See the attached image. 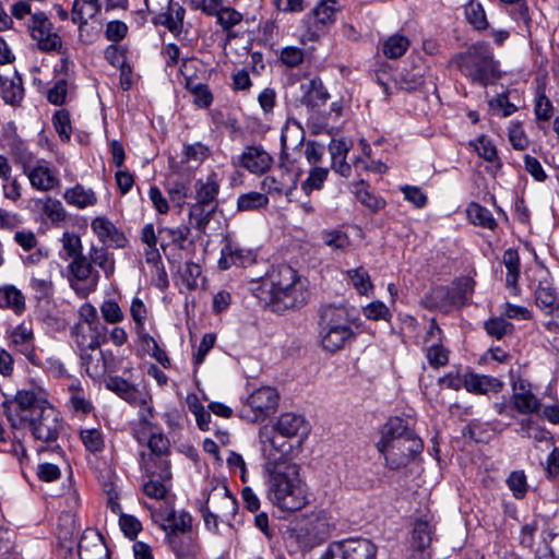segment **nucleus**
<instances>
[{"instance_id":"nucleus-1","label":"nucleus","mask_w":559,"mask_h":559,"mask_svg":"<svg viewBox=\"0 0 559 559\" xmlns=\"http://www.w3.org/2000/svg\"><path fill=\"white\" fill-rule=\"evenodd\" d=\"M266 499L282 512H297L309 504V487L300 466L290 456H270L264 464Z\"/></svg>"},{"instance_id":"nucleus-2","label":"nucleus","mask_w":559,"mask_h":559,"mask_svg":"<svg viewBox=\"0 0 559 559\" xmlns=\"http://www.w3.org/2000/svg\"><path fill=\"white\" fill-rule=\"evenodd\" d=\"M257 298L275 310L304 306L309 298L308 282L289 265L273 269L253 288Z\"/></svg>"},{"instance_id":"nucleus-3","label":"nucleus","mask_w":559,"mask_h":559,"mask_svg":"<svg viewBox=\"0 0 559 559\" xmlns=\"http://www.w3.org/2000/svg\"><path fill=\"white\" fill-rule=\"evenodd\" d=\"M310 430L311 426L304 416L294 413L282 414L274 427L260 431L261 451L264 454H290L293 451H300Z\"/></svg>"},{"instance_id":"nucleus-4","label":"nucleus","mask_w":559,"mask_h":559,"mask_svg":"<svg viewBox=\"0 0 559 559\" xmlns=\"http://www.w3.org/2000/svg\"><path fill=\"white\" fill-rule=\"evenodd\" d=\"M355 336L349 313L345 307L328 305L321 308L319 337L324 350L335 353Z\"/></svg>"},{"instance_id":"nucleus-5","label":"nucleus","mask_w":559,"mask_h":559,"mask_svg":"<svg viewBox=\"0 0 559 559\" xmlns=\"http://www.w3.org/2000/svg\"><path fill=\"white\" fill-rule=\"evenodd\" d=\"M457 64L466 78L481 86L493 84L501 76L499 61L495 59L491 48L485 41L472 45L460 55Z\"/></svg>"},{"instance_id":"nucleus-6","label":"nucleus","mask_w":559,"mask_h":559,"mask_svg":"<svg viewBox=\"0 0 559 559\" xmlns=\"http://www.w3.org/2000/svg\"><path fill=\"white\" fill-rule=\"evenodd\" d=\"M409 418L392 417L381 429V437L377 442L380 453L399 452L400 454H420L424 450L423 440L412 428Z\"/></svg>"},{"instance_id":"nucleus-7","label":"nucleus","mask_w":559,"mask_h":559,"mask_svg":"<svg viewBox=\"0 0 559 559\" xmlns=\"http://www.w3.org/2000/svg\"><path fill=\"white\" fill-rule=\"evenodd\" d=\"M49 405L44 396L31 390H22L16 393L14 401L5 405V412L12 426L20 428L26 426Z\"/></svg>"},{"instance_id":"nucleus-8","label":"nucleus","mask_w":559,"mask_h":559,"mask_svg":"<svg viewBox=\"0 0 559 559\" xmlns=\"http://www.w3.org/2000/svg\"><path fill=\"white\" fill-rule=\"evenodd\" d=\"M26 426H29L34 437L37 440L43 441L47 444L46 448H40L37 451H56L59 449L57 444V437L59 433L60 423L59 413L51 405L47 406L33 419H31Z\"/></svg>"},{"instance_id":"nucleus-9","label":"nucleus","mask_w":559,"mask_h":559,"mask_svg":"<svg viewBox=\"0 0 559 559\" xmlns=\"http://www.w3.org/2000/svg\"><path fill=\"white\" fill-rule=\"evenodd\" d=\"M32 38L39 50L49 52L58 51L62 46L60 36L53 32V25L44 12H35L27 25Z\"/></svg>"},{"instance_id":"nucleus-10","label":"nucleus","mask_w":559,"mask_h":559,"mask_svg":"<svg viewBox=\"0 0 559 559\" xmlns=\"http://www.w3.org/2000/svg\"><path fill=\"white\" fill-rule=\"evenodd\" d=\"M335 4V0H322L305 16L304 22L308 27L309 39H318L325 27L334 22Z\"/></svg>"},{"instance_id":"nucleus-11","label":"nucleus","mask_w":559,"mask_h":559,"mask_svg":"<svg viewBox=\"0 0 559 559\" xmlns=\"http://www.w3.org/2000/svg\"><path fill=\"white\" fill-rule=\"evenodd\" d=\"M442 330L436 319H431L424 337V350L428 364L433 368L443 367L449 362V350L442 345Z\"/></svg>"},{"instance_id":"nucleus-12","label":"nucleus","mask_w":559,"mask_h":559,"mask_svg":"<svg viewBox=\"0 0 559 559\" xmlns=\"http://www.w3.org/2000/svg\"><path fill=\"white\" fill-rule=\"evenodd\" d=\"M80 357L86 374L93 380H99L107 372L116 370V358L111 352L105 353L98 348L94 352H83Z\"/></svg>"},{"instance_id":"nucleus-13","label":"nucleus","mask_w":559,"mask_h":559,"mask_svg":"<svg viewBox=\"0 0 559 559\" xmlns=\"http://www.w3.org/2000/svg\"><path fill=\"white\" fill-rule=\"evenodd\" d=\"M278 402L277 392L270 386H262L253 391L247 399V406L252 413L251 419L263 420L275 412Z\"/></svg>"},{"instance_id":"nucleus-14","label":"nucleus","mask_w":559,"mask_h":559,"mask_svg":"<svg viewBox=\"0 0 559 559\" xmlns=\"http://www.w3.org/2000/svg\"><path fill=\"white\" fill-rule=\"evenodd\" d=\"M31 186L38 191H51L60 186L58 171L48 162L39 160L36 165L24 168Z\"/></svg>"},{"instance_id":"nucleus-15","label":"nucleus","mask_w":559,"mask_h":559,"mask_svg":"<svg viewBox=\"0 0 559 559\" xmlns=\"http://www.w3.org/2000/svg\"><path fill=\"white\" fill-rule=\"evenodd\" d=\"M300 103L309 110L324 106L330 94L319 78H312L300 83Z\"/></svg>"},{"instance_id":"nucleus-16","label":"nucleus","mask_w":559,"mask_h":559,"mask_svg":"<svg viewBox=\"0 0 559 559\" xmlns=\"http://www.w3.org/2000/svg\"><path fill=\"white\" fill-rule=\"evenodd\" d=\"M69 271L72 276L70 285L76 292L80 290L78 287L79 282L86 283L90 290H94L99 281L98 271L94 270L87 257L84 254L72 260L69 264Z\"/></svg>"},{"instance_id":"nucleus-17","label":"nucleus","mask_w":559,"mask_h":559,"mask_svg":"<svg viewBox=\"0 0 559 559\" xmlns=\"http://www.w3.org/2000/svg\"><path fill=\"white\" fill-rule=\"evenodd\" d=\"M72 336L80 350V354L86 350H96L105 342V335L100 326L79 324L72 329Z\"/></svg>"},{"instance_id":"nucleus-18","label":"nucleus","mask_w":559,"mask_h":559,"mask_svg":"<svg viewBox=\"0 0 559 559\" xmlns=\"http://www.w3.org/2000/svg\"><path fill=\"white\" fill-rule=\"evenodd\" d=\"M240 164L248 171L262 175L271 168L273 158L262 146H247L241 154Z\"/></svg>"},{"instance_id":"nucleus-19","label":"nucleus","mask_w":559,"mask_h":559,"mask_svg":"<svg viewBox=\"0 0 559 559\" xmlns=\"http://www.w3.org/2000/svg\"><path fill=\"white\" fill-rule=\"evenodd\" d=\"M463 386L469 393L488 394L498 393L503 383L496 377L468 371L463 376Z\"/></svg>"},{"instance_id":"nucleus-20","label":"nucleus","mask_w":559,"mask_h":559,"mask_svg":"<svg viewBox=\"0 0 559 559\" xmlns=\"http://www.w3.org/2000/svg\"><path fill=\"white\" fill-rule=\"evenodd\" d=\"M343 559H376L377 546L366 538H349L337 543Z\"/></svg>"},{"instance_id":"nucleus-21","label":"nucleus","mask_w":559,"mask_h":559,"mask_svg":"<svg viewBox=\"0 0 559 559\" xmlns=\"http://www.w3.org/2000/svg\"><path fill=\"white\" fill-rule=\"evenodd\" d=\"M253 261L250 250L243 249L237 243L227 241L221 250L218 266L221 270H228L231 266H246Z\"/></svg>"},{"instance_id":"nucleus-22","label":"nucleus","mask_w":559,"mask_h":559,"mask_svg":"<svg viewBox=\"0 0 559 559\" xmlns=\"http://www.w3.org/2000/svg\"><path fill=\"white\" fill-rule=\"evenodd\" d=\"M317 522L297 525L287 531V538L295 542L301 550H308L322 542Z\"/></svg>"},{"instance_id":"nucleus-23","label":"nucleus","mask_w":559,"mask_h":559,"mask_svg":"<svg viewBox=\"0 0 559 559\" xmlns=\"http://www.w3.org/2000/svg\"><path fill=\"white\" fill-rule=\"evenodd\" d=\"M92 230L98 239L105 245H111L121 248L126 243L123 234L106 217L97 216L92 221Z\"/></svg>"},{"instance_id":"nucleus-24","label":"nucleus","mask_w":559,"mask_h":559,"mask_svg":"<svg viewBox=\"0 0 559 559\" xmlns=\"http://www.w3.org/2000/svg\"><path fill=\"white\" fill-rule=\"evenodd\" d=\"M10 340L12 345L22 353L27 360L32 364H36L34 332L31 326L24 323L15 326L10 331Z\"/></svg>"},{"instance_id":"nucleus-25","label":"nucleus","mask_w":559,"mask_h":559,"mask_svg":"<svg viewBox=\"0 0 559 559\" xmlns=\"http://www.w3.org/2000/svg\"><path fill=\"white\" fill-rule=\"evenodd\" d=\"M106 388L130 404L145 406L147 413L151 414V408L147 407L144 395L124 379L120 377H109L106 381Z\"/></svg>"},{"instance_id":"nucleus-26","label":"nucleus","mask_w":559,"mask_h":559,"mask_svg":"<svg viewBox=\"0 0 559 559\" xmlns=\"http://www.w3.org/2000/svg\"><path fill=\"white\" fill-rule=\"evenodd\" d=\"M221 182L216 173L212 171L205 180L199 179L194 185L195 201L217 209V195Z\"/></svg>"},{"instance_id":"nucleus-27","label":"nucleus","mask_w":559,"mask_h":559,"mask_svg":"<svg viewBox=\"0 0 559 559\" xmlns=\"http://www.w3.org/2000/svg\"><path fill=\"white\" fill-rule=\"evenodd\" d=\"M80 559H109L107 547L99 534H84L79 543Z\"/></svg>"},{"instance_id":"nucleus-28","label":"nucleus","mask_w":559,"mask_h":559,"mask_svg":"<svg viewBox=\"0 0 559 559\" xmlns=\"http://www.w3.org/2000/svg\"><path fill=\"white\" fill-rule=\"evenodd\" d=\"M535 302L546 314L559 312V298L548 278L538 282L535 290Z\"/></svg>"},{"instance_id":"nucleus-29","label":"nucleus","mask_w":559,"mask_h":559,"mask_svg":"<svg viewBox=\"0 0 559 559\" xmlns=\"http://www.w3.org/2000/svg\"><path fill=\"white\" fill-rule=\"evenodd\" d=\"M216 498H219L222 500V503L226 508H230L233 510L235 508V500L233 499L231 496L228 495V491L226 488H223L219 491L214 490V492L210 493L206 497V500L204 502H200L199 509H200V512L202 513L205 526L207 530L213 531V532H217V530H218V522H217L218 515L211 511L209 503H210L211 499H216Z\"/></svg>"},{"instance_id":"nucleus-30","label":"nucleus","mask_w":559,"mask_h":559,"mask_svg":"<svg viewBox=\"0 0 559 559\" xmlns=\"http://www.w3.org/2000/svg\"><path fill=\"white\" fill-rule=\"evenodd\" d=\"M63 199L67 204L81 210L94 206L97 203V197L94 190L81 183L67 188L63 192Z\"/></svg>"},{"instance_id":"nucleus-31","label":"nucleus","mask_w":559,"mask_h":559,"mask_svg":"<svg viewBox=\"0 0 559 559\" xmlns=\"http://www.w3.org/2000/svg\"><path fill=\"white\" fill-rule=\"evenodd\" d=\"M502 263L507 269L506 286L513 295H519L520 288L518 285L520 277V255L518 250L509 248L503 252Z\"/></svg>"},{"instance_id":"nucleus-32","label":"nucleus","mask_w":559,"mask_h":559,"mask_svg":"<svg viewBox=\"0 0 559 559\" xmlns=\"http://www.w3.org/2000/svg\"><path fill=\"white\" fill-rule=\"evenodd\" d=\"M162 518L166 522L163 527L167 532L168 537L191 531L192 516L186 511L176 512L175 510H169Z\"/></svg>"},{"instance_id":"nucleus-33","label":"nucleus","mask_w":559,"mask_h":559,"mask_svg":"<svg viewBox=\"0 0 559 559\" xmlns=\"http://www.w3.org/2000/svg\"><path fill=\"white\" fill-rule=\"evenodd\" d=\"M141 466L146 477L170 480L171 472L167 456H141Z\"/></svg>"},{"instance_id":"nucleus-34","label":"nucleus","mask_w":559,"mask_h":559,"mask_svg":"<svg viewBox=\"0 0 559 559\" xmlns=\"http://www.w3.org/2000/svg\"><path fill=\"white\" fill-rule=\"evenodd\" d=\"M69 404L76 413L88 414L93 411V404L88 399L82 383L73 379L68 386Z\"/></svg>"},{"instance_id":"nucleus-35","label":"nucleus","mask_w":559,"mask_h":559,"mask_svg":"<svg viewBox=\"0 0 559 559\" xmlns=\"http://www.w3.org/2000/svg\"><path fill=\"white\" fill-rule=\"evenodd\" d=\"M455 298L451 288L438 286L426 295L424 301L428 308L448 311L450 307L456 306Z\"/></svg>"},{"instance_id":"nucleus-36","label":"nucleus","mask_w":559,"mask_h":559,"mask_svg":"<svg viewBox=\"0 0 559 559\" xmlns=\"http://www.w3.org/2000/svg\"><path fill=\"white\" fill-rule=\"evenodd\" d=\"M515 409L522 414L535 413L539 408L537 397L531 392L524 382H521L512 396Z\"/></svg>"},{"instance_id":"nucleus-37","label":"nucleus","mask_w":559,"mask_h":559,"mask_svg":"<svg viewBox=\"0 0 559 559\" xmlns=\"http://www.w3.org/2000/svg\"><path fill=\"white\" fill-rule=\"evenodd\" d=\"M166 190L171 202L181 206L191 193V179L188 176L170 177L167 180Z\"/></svg>"},{"instance_id":"nucleus-38","label":"nucleus","mask_w":559,"mask_h":559,"mask_svg":"<svg viewBox=\"0 0 559 559\" xmlns=\"http://www.w3.org/2000/svg\"><path fill=\"white\" fill-rule=\"evenodd\" d=\"M102 10L100 0H74L72 5V21L79 26L87 24V17H93Z\"/></svg>"},{"instance_id":"nucleus-39","label":"nucleus","mask_w":559,"mask_h":559,"mask_svg":"<svg viewBox=\"0 0 559 559\" xmlns=\"http://www.w3.org/2000/svg\"><path fill=\"white\" fill-rule=\"evenodd\" d=\"M0 308H8L15 313L25 310V297L23 293L13 285L0 287Z\"/></svg>"},{"instance_id":"nucleus-40","label":"nucleus","mask_w":559,"mask_h":559,"mask_svg":"<svg viewBox=\"0 0 559 559\" xmlns=\"http://www.w3.org/2000/svg\"><path fill=\"white\" fill-rule=\"evenodd\" d=\"M185 14L186 10L181 5H169L166 13L157 16L156 23L166 26L174 35L177 36L182 32Z\"/></svg>"},{"instance_id":"nucleus-41","label":"nucleus","mask_w":559,"mask_h":559,"mask_svg":"<svg viewBox=\"0 0 559 559\" xmlns=\"http://www.w3.org/2000/svg\"><path fill=\"white\" fill-rule=\"evenodd\" d=\"M215 211L216 207L195 201L190 205L188 216L195 229L204 231Z\"/></svg>"},{"instance_id":"nucleus-42","label":"nucleus","mask_w":559,"mask_h":559,"mask_svg":"<svg viewBox=\"0 0 559 559\" xmlns=\"http://www.w3.org/2000/svg\"><path fill=\"white\" fill-rule=\"evenodd\" d=\"M468 221L483 228L493 230L497 227V222L491 212L478 203H471L466 209Z\"/></svg>"},{"instance_id":"nucleus-43","label":"nucleus","mask_w":559,"mask_h":559,"mask_svg":"<svg viewBox=\"0 0 559 559\" xmlns=\"http://www.w3.org/2000/svg\"><path fill=\"white\" fill-rule=\"evenodd\" d=\"M435 534V526L430 521L424 518L416 520L413 530V544L418 549H425L430 546Z\"/></svg>"},{"instance_id":"nucleus-44","label":"nucleus","mask_w":559,"mask_h":559,"mask_svg":"<svg viewBox=\"0 0 559 559\" xmlns=\"http://www.w3.org/2000/svg\"><path fill=\"white\" fill-rule=\"evenodd\" d=\"M87 259L92 265L94 264L102 269L106 277H109L114 274L115 260L105 247L92 246L88 251Z\"/></svg>"},{"instance_id":"nucleus-45","label":"nucleus","mask_w":559,"mask_h":559,"mask_svg":"<svg viewBox=\"0 0 559 559\" xmlns=\"http://www.w3.org/2000/svg\"><path fill=\"white\" fill-rule=\"evenodd\" d=\"M409 39L401 34H393L382 43V52L389 59L401 58L409 47Z\"/></svg>"},{"instance_id":"nucleus-46","label":"nucleus","mask_w":559,"mask_h":559,"mask_svg":"<svg viewBox=\"0 0 559 559\" xmlns=\"http://www.w3.org/2000/svg\"><path fill=\"white\" fill-rule=\"evenodd\" d=\"M354 193L357 200L372 212H378L385 206L384 199L376 195L364 181L354 186Z\"/></svg>"},{"instance_id":"nucleus-47","label":"nucleus","mask_w":559,"mask_h":559,"mask_svg":"<svg viewBox=\"0 0 559 559\" xmlns=\"http://www.w3.org/2000/svg\"><path fill=\"white\" fill-rule=\"evenodd\" d=\"M467 22L477 31L486 29L489 25L485 9L477 0H469L464 8Z\"/></svg>"},{"instance_id":"nucleus-48","label":"nucleus","mask_w":559,"mask_h":559,"mask_svg":"<svg viewBox=\"0 0 559 559\" xmlns=\"http://www.w3.org/2000/svg\"><path fill=\"white\" fill-rule=\"evenodd\" d=\"M24 88L21 76L15 72L11 78H4L3 92L0 96L7 104H16L22 100Z\"/></svg>"},{"instance_id":"nucleus-49","label":"nucleus","mask_w":559,"mask_h":559,"mask_svg":"<svg viewBox=\"0 0 559 559\" xmlns=\"http://www.w3.org/2000/svg\"><path fill=\"white\" fill-rule=\"evenodd\" d=\"M290 177V181H292V185L289 188H287L285 190V182L282 179H277L276 177L274 176H266L263 180H262V189L265 190L266 192L269 193H272V192H275V193H285L286 198L288 199V201H292V197H293V192L294 190H296L297 188V182H298V174H294V175H288Z\"/></svg>"},{"instance_id":"nucleus-50","label":"nucleus","mask_w":559,"mask_h":559,"mask_svg":"<svg viewBox=\"0 0 559 559\" xmlns=\"http://www.w3.org/2000/svg\"><path fill=\"white\" fill-rule=\"evenodd\" d=\"M36 205L52 223L62 222L67 217V212L62 203L51 197L36 200Z\"/></svg>"},{"instance_id":"nucleus-51","label":"nucleus","mask_w":559,"mask_h":559,"mask_svg":"<svg viewBox=\"0 0 559 559\" xmlns=\"http://www.w3.org/2000/svg\"><path fill=\"white\" fill-rule=\"evenodd\" d=\"M346 274L350 284L360 295H367L370 290H372L373 285L370 280V275L365 267L359 266L353 270H348Z\"/></svg>"},{"instance_id":"nucleus-52","label":"nucleus","mask_w":559,"mask_h":559,"mask_svg":"<svg viewBox=\"0 0 559 559\" xmlns=\"http://www.w3.org/2000/svg\"><path fill=\"white\" fill-rule=\"evenodd\" d=\"M269 203V198L260 192L251 191L241 194L237 200V209L239 211H254L265 207Z\"/></svg>"},{"instance_id":"nucleus-53","label":"nucleus","mask_w":559,"mask_h":559,"mask_svg":"<svg viewBox=\"0 0 559 559\" xmlns=\"http://www.w3.org/2000/svg\"><path fill=\"white\" fill-rule=\"evenodd\" d=\"M323 243L332 250H345L350 246L348 235L340 229H326L321 233Z\"/></svg>"},{"instance_id":"nucleus-54","label":"nucleus","mask_w":559,"mask_h":559,"mask_svg":"<svg viewBox=\"0 0 559 559\" xmlns=\"http://www.w3.org/2000/svg\"><path fill=\"white\" fill-rule=\"evenodd\" d=\"M169 544L177 558H186L198 551L195 540L191 537H179L178 535L169 536Z\"/></svg>"},{"instance_id":"nucleus-55","label":"nucleus","mask_w":559,"mask_h":559,"mask_svg":"<svg viewBox=\"0 0 559 559\" xmlns=\"http://www.w3.org/2000/svg\"><path fill=\"white\" fill-rule=\"evenodd\" d=\"M488 335L497 340L503 338L506 335L512 334L514 326L502 317H495L485 322L484 325Z\"/></svg>"},{"instance_id":"nucleus-56","label":"nucleus","mask_w":559,"mask_h":559,"mask_svg":"<svg viewBox=\"0 0 559 559\" xmlns=\"http://www.w3.org/2000/svg\"><path fill=\"white\" fill-rule=\"evenodd\" d=\"M329 175V169L323 167H314L310 170L308 178L302 181L301 189L309 195L313 190H320Z\"/></svg>"},{"instance_id":"nucleus-57","label":"nucleus","mask_w":559,"mask_h":559,"mask_svg":"<svg viewBox=\"0 0 559 559\" xmlns=\"http://www.w3.org/2000/svg\"><path fill=\"white\" fill-rule=\"evenodd\" d=\"M80 437L86 451L102 452L104 450L105 440L100 430L95 428L82 429Z\"/></svg>"},{"instance_id":"nucleus-58","label":"nucleus","mask_w":559,"mask_h":559,"mask_svg":"<svg viewBox=\"0 0 559 559\" xmlns=\"http://www.w3.org/2000/svg\"><path fill=\"white\" fill-rule=\"evenodd\" d=\"M475 282L469 277H461L451 288L453 295H455L456 307L463 306L468 297L473 294Z\"/></svg>"},{"instance_id":"nucleus-59","label":"nucleus","mask_w":559,"mask_h":559,"mask_svg":"<svg viewBox=\"0 0 559 559\" xmlns=\"http://www.w3.org/2000/svg\"><path fill=\"white\" fill-rule=\"evenodd\" d=\"M61 242H62V249L66 252V259L71 258L72 260H74V259L83 255L82 241H81V238L76 234L66 231L62 235Z\"/></svg>"},{"instance_id":"nucleus-60","label":"nucleus","mask_w":559,"mask_h":559,"mask_svg":"<svg viewBox=\"0 0 559 559\" xmlns=\"http://www.w3.org/2000/svg\"><path fill=\"white\" fill-rule=\"evenodd\" d=\"M29 286L38 300L48 299L52 296L53 284L49 276L43 278L32 276Z\"/></svg>"},{"instance_id":"nucleus-61","label":"nucleus","mask_w":559,"mask_h":559,"mask_svg":"<svg viewBox=\"0 0 559 559\" xmlns=\"http://www.w3.org/2000/svg\"><path fill=\"white\" fill-rule=\"evenodd\" d=\"M473 145H474L475 151L481 158H484L488 162L497 160L498 166L499 167L501 166L500 162L498 160L497 148L487 136H485V135L479 136L473 143Z\"/></svg>"},{"instance_id":"nucleus-62","label":"nucleus","mask_w":559,"mask_h":559,"mask_svg":"<svg viewBox=\"0 0 559 559\" xmlns=\"http://www.w3.org/2000/svg\"><path fill=\"white\" fill-rule=\"evenodd\" d=\"M148 480L143 484V492L153 499H164L167 495L168 488L166 483L157 477H147Z\"/></svg>"},{"instance_id":"nucleus-63","label":"nucleus","mask_w":559,"mask_h":559,"mask_svg":"<svg viewBox=\"0 0 559 559\" xmlns=\"http://www.w3.org/2000/svg\"><path fill=\"white\" fill-rule=\"evenodd\" d=\"M280 59L288 68H296L302 63L305 50L295 46H286L282 49Z\"/></svg>"},{"instance_id":"nucleus-64","label":"nucleus","mask_w":559,"mask_h":559,"mask_svg":"<svg viewBox=\"0 0 559 559\" xmlns=\"http://www.w3.org/2000/svg\"><path fill=\"white\" fill-rule=\"evenodd\" d=\"M53 126L62 141H69L71 136L70 115L67 110H58L53 116Z\"/></svg>"}]
</instances>
